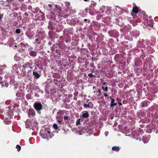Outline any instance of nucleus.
<instances>
[{
	"mask_svg": "<svg viewBox=\"0 0 158 158\" xmlns=\"http://www.w3.org/2000/svg\"><path fill=\"white\" fill-rule=\"evenodd\" d=\"M89 116L88 112L86 111H83L82 112V116L84 118H87Z\"/></svg>",
	"mask_w": 158,
	"mask_h": 158,
	"instance_id": "nucleus-6",
	"label": "nucleus"
},
{
	"mask_svg": "<svg viewBox=\"0 0 158 158\" xmlns=\"http://www.w3.org/2000/svg\"><path fill=\"white\" fill-rule=\"evenodd\" d=\"M93 89H95L96 88V86H93Z\"/></svg>",
	"mask_w": 158,
	"mask_h": 158,
	"instance_id": "nucleus-44",
	"label": "nucleus"
},
{
	"mask_svg": "<svg viewBox=\"0 0 158 158\" xmlns=\"http://www.w3.org/2000/svg\"><path fill=\"white\" fill-rule=\"evenodd\" d=\"M35 20H40V18H38L37 19H35Z\"/></svg>",
	"mask_w": 158,
	"mask_h": 158,
	"instance_id": "nucleus-45",
	"label": "nucleus"
},
{
	"mask_svg": "<svg viewBox=\"0 0 158 158\" xmlns=\"http://www.w3.org/2000/svg\"><path fill=\"white\" fill-rule=\"evenodd\" d=\"M150 103L149 101L146 100L142 102L141 103L142 108L147 107L148 106L149 104Z\"/></svg>",
	"mask_w": 158,
	"mask_h": 158,
	"instance_id": "nucleus-5",
	"label": "nucleus"
},
{
	"mask_svg": "<svg viewBox=\"0 0 158 158\" xmlns=\"http://www.w3.org/2000/svg\"><path fill=\"white\" fill-rule=\"evenodd\" d=\"M44 137L45 138H48V139L49 137H50V136H48V134H47L46 133H45L44 134Z\"/></svg>",
	"mask_w": 158,
	"mask_h": 158,
	"instance_id": "nucleus-26",
	"label": "nucleus"
},
{
	"mask_svg": "<svg viewBox=\"0 0 158 158\" xmlns=\"http://www.w3.org/2000/svg\"><path fill=\"white\" fill-rule=\"evenodd\" d=\"M16 95L17 97L21 98L23 95L22 90L21 89H20L18 91L16 94Z\"/></svg>",
	"mask_w": 158,
	"mask_h": 158,
	"instance_id": "nucleus-7",
	"label": "nucleus"
},
{
	"mask_svg": "<svg viewBox=\"0 0 158 158\" xmlns=\"http://www.w3.org/2000/svg\"><path fill=\"white\" fill-rule=\"evenodd\" d=\"M30 55L33 57H35L37 55V53L35 52L34 51H30L29 52Z\"/></svg>",
	"mask_w": 158,
	"mask_h": 158,
	"instance_id": "nucleus-13",
	"label": "nucleus"
},
{
	"mask_svg": "<svg viewBox=\"0 0 158 158\" xmlns=\"http://www.w3.org/2000/svg\"><path fill=\"white\" fill-rule=\"evenodd\" d=\"M40 38H37L35 40V42H34V44H35L36 46H38V44H40Z\"/></svg>",
	"mask_w": 158,
	"mask_h": 158,
	"instance_id": "nucleus-9",
	"label": "nucleus"
},
{
	"mask_svg": "<svg viewBox=\"0 0 158 158\" xmlns=\"http://www.w3.org/2000/svg\"><path fill=\"white\" fill-rule=\"evenodd\" d=\"M56 119L57 122L60 124H61V120L60 119V117L59 116H56Z\"/></svg>",
	"mask_w": 158,
	"mask_h": 158,
	"instance_id": "nucleus-18",
	"label": "nucleus"
},
{
	"mask_svg": "<svg viewBox=\"0 0 158 158\" xmlns=\"http://www.w3.org/2000/svg\"><path fill=\"white\" fill-rule=\"evenodd\" d=\"M24 15L25 16H28V14L27 13V12H25L24 13Z\"/></svg>",
	"mask_w": 158,
	"mask_h": 158,
	"instance_id": "nucleus-39",
	"label": "nucleus"
},
{
	"mask_svg": "<svg viewBox=\"0 0 158 158\" xmlns=\"http://www.w3.org/2000/svg\"><path fill=\"white\" fill-rule=\"evenodd\" d=\"M69 15H70L69 14H64V15L63 16L64 18H68V17H69Z\"/></svg>",
	"mask_w": 158,
	"mask_h": 158,
	"instance_id": "nucleus-29",
	"label": "nucleus"
},
{
	"mask_svg": "<svg viewBox=\"0 0 158 158\" xmlns=\"http://www.w3.org/2000/svg\"><path fill=\"white\" fill-rule=\"evenodd\" d=\"M30 71H31L29 70V71H28V72H30Z\"/></svg>",
	"mask_w": 158,
	"mask_h": 158,
	"instance_id": "nucleus-53",
	"label": "nucleus"
},
{
	"mask_svg": "<svg viewBox=\"0 0 158 158\" xmlns=\"http://www.w3.org/2000/svg\"><path fill=\"white\" fill-rule=\"evenodd\" d=\"M15 59L16 61H19L20 60V58L18 57L17 55H15Z\"/></svg>",
	"mask_w": 158,
	"mask_h": 158,
	"instance_id": "nucleus-21",
	"label": "nucleus"
},
{
	"mask_svg": "<svg viewBox=\"0 0 158 158\" xmlns=\"http://www.w3.org/2000/svg\"><path fill=\"white\" fill-rule=\"evenodd\" d=\"M30 120L29 119H28L26 122V124L27 126V127L28 128H30L31 127H32V126H31Z\"/></svg>",
	"mask_w": 158,
	"mask_h": 158,
	"instance_id": "nucleus-10",
	"label": "nucleus"
},
{
	"mask_svg": "<svg viewBox=\"0 0 158 158\" xmlns=\"http://www.w3.org/2000/svg\"><path fill=\"white\" fill-rule=\"evenodd\" d=\"M143 141L144 143H147L149 140L148 138L145 136H143Z\"/></svg>",
	"mask_w": 158,
	"mask_h": 158,
	"instance_id": "nucleus-15",
	"label": "nucleus"
},
{
	"mask_svg": "<svg viewBox=\"0 0 158 158\" xmlns=\"http://www.w3.org/2000/svg\"><path fill=\"white\" fill-rule=\"evenodd\" d=\"M106 84V82H104L103 83V85H105Z\"/></svg>",
	"mask_w": 158,
	"mask_h": 158,
	"instance_id": "nucleus-41",
	"label": "nucleus"
},
{
	"mask_svg": "<svg viewBox=\"0 0 158 158\" xmlns=\"http://www.w3.org/2000/svg\"><path fill=\"white\" fill-rule=\"evenodd\" d=\"M84 21H85V22H86V21H88V20H87V19H84Z\"/></svg>",
	"mask_w": 158,
	"mask_h": 158,
	"instance_id": "nucleus-42",
	"label": "nucleus"
},
{
	"mask_svg": "<svg viewBox=\"0 0 158 158\" xmlns=\"http://www.w3.org/2000/svg\"><path fill=\"white\" fill-rule=\"evenodd\" d=\"M34 109L38 112L43 109V107L41 102H35L33 105Z\"/></svg>",
	"mask_w": 158,
	"mask_h": 158,
	"instance_id": "nucleus-1",
	"label": "nucleus"
},
{
	"mask_svg": "<svg viewBox=\"0 0 158 158\" xmlns=\"http://www.w3.org/2000/svg\"><path fill=\"white\" fill-rule=\"evenodd\" d=\"M88 23H89V22H90V21H89V20H88Z\"/></svg>",
	"mask_w": 158,
	"mask_h": 158,
	"instance_id": "nucleus-48",
	"label": "nucleus"
},
{
	"mask_svg": "<svg viewBox=\"0 0 158 158\" xmlns=\"http://www.w3.org/2000/svg\"><path fill=\"white\" fill-rule=\"evenodd\" d=\"M28 10H31L32 9V7L30 5H29L28 7Z\"/></svg>",
	"mask_w": 158,
	"mask_h": 158,
	"instance_id": "nucleus-33",
	"label": "nucleus"
},
{
	"mask_svg": "<svg viewBox=\"0 0 158 158\" xmlns=\"http://www.w3.org/2000/svg\"><path fill=\"white\" fill-rule=\"evenodd\" d=\"M53 127L56 130H57L58 128L57 125L56 124H54L53 125Z\"/></svg>",
	"mask_w": 158,
	"mask_h": 158,
	"instance_id": "nucleus-23",
	"label": "nucleus"
},
{
	"mask_svg": "<svg viewBox=\"0 0 158 158\" xmlns=\"http://www.w3.org/2000/svg\"><path fill=\"white\" fill-rule=\"evenodd\" d=\"M81 118H79L77 120L76 122V124L77 126L80 124V123Z\"/></svg>",
	"mask_w": 158,
	"mask_h": 158,
	"instance_id": "nucleus-22",
	"label": "nucleus"
},
{
	"mask_svg": "<svg viewBox=\"0 0 158 158\" xmlns=\"http://www.w3.org/2000/svg\"><path fill=\"white\" fill-rule=\"evenodd\" d=\"M63 29V27H61L60 29V30H59L58 31H61Z\"/></svg>",
	"mask_w": 158,
	"mask_h": 158,
	"instance_id": "nucleus-36",
	"label": "nucleus"
},
{
	"mask_svg": "<svg viewBox=\"0 0 158 158\" xmlns=\"http://www.w3.org/2000/svg\"><path fill=\"white\" fill-rule=\"evenodd\" d=\"M104 95L105 97H107L108 96V94H107L106 93H104Z\"/></svg>",
	"mask_w": 158,
	"mask_h": 158,
	"instance_id": "nucleus-37",
	"label": "nucleus"
},
{
	"mask_svg": "<svg viewBox=\"0 0 158 158\" xmlns=\"http://www.w3.org/2000/svg\"><path fill=\"white\" fill-rule=\"evenodd\" d=\"M140 11L141 10L139 9L137 6H134L132 9L131 15L134 16V15H136L138 13L140 12Z\"/></svg>",
	"mask_w": 158,
	"mask_h": 158,
	"instance_id": "nucleus-4",
	"label": "nucleus"
},
{
	"mask_svg": "<svg viewBox=\"0 0 158 158\" xmlns=\"http://www.w3.org/2000/svg\"><path fill=\"white\" fill-rule=\"evenodd\" d=\"M123 85L122 83H119L118 84V86L120 87H122L123 86Z\"/></svg>",
	"mask_w": 158,
	"mask_h": 158,
	"instance_id": "nucleus-32",
	"label": "nucleus"
},
{
	"mask_svg": "<svg viewBox=\"0 0 158 158\" xmlns=\"http://www.w3.org/2000/svg\"><path fill=\"white\" fill-rule=\"evenodd\" d=\"M51 5L50 4H49L48 5V6L49 7H51Z\"/></svg>",
	"mask_w": 158,
	"mask_h": 158,
	"instance_id": "nucleus-46",
	"label": "nucleus"
},
{
	"mask_svg": "<svg viewBox=\"0 0 158 158\" xmlns=\"http://www.w3.org/2000/svg\"><path fill=\"white\" fill-rule=\"evenodd\" d=\"M33 74L35 78H38L40 77V75L37 72L33 71Z\"/></svg>",
	"mask_w": 158,
	"mask_h": 158,
	"instance_id": "nucleus-12",
	"label": "nucleus"
},
{
	"mask_svg": "<svg viewBox=\"0 0 158 158\" xmlns=\"http://www.w3.org/2000/svg\"><path fill=\"white\" fill-rule=\"evenodd\" d=\"M48 28L51 29L52 30L53 29V27H51L50 25L49 24V26H48Z\"/></svg>",
	"mask_w": 158,
	"mask_h": 158,
	"instance_id": "nucleus-35",
	"label": "nucleus"
},
{
	"mask_svg": "<svg viewBox=\"0 0 158 158\" xmlns=\"http://www.w3.org/2000/svg\"><path fill=\"white\" fill-rule=\"evenodd\" d=\"M27 64L29 65H30V64L29 63H28V62H27Z\"/></svg>",
	"mask_w": 158,
	"mask_h": 158,
	"instance_id": "nucleus-50",
	"label": "nucleus"
},
{
	"mask_svg": "<svg viewBox=\"0 0 158 158\" xmlns=\"http://www.w3.org/2000/svg\"><path fill=\"white\" fill-rule=\"evenodd\" d=\"M102 90H104L106 92L108 90V88L107 87H105L104 86L102 87Z\"/></svg>",
	"mask_w": 158,
	"mask_h": 158,
	"instance_id": "nucleus-20",
	"label": "nucleus"
},
{
	"mask_svg": "<svg viewBox=\"0 0 158 158\" xmlns=\"http://www.w3.org/2000/svg\"><path fill=\"white\" fill-rule=\"evenodd\" d=\"M112 150L113 151H116V152H118L119 151L120 148L119 147L114 146L112 148Z\"/></svg>",
	"mask_w": 158,
	"mask_h": 158,
	"instance_id": "nucleus-14",
	"label": "nucleus"
},
{
	"mask_svg": "<svg viewBox=\"0 0 158 158\" xmlns=\"http://www.w3.org/2000/svg\"><path fill=\"white\" fill-rule=\"evenodd\" d=\"M16 148L17 149V151L19 152L21 149V147L19 145H17Z\"/></svg>",
	"mask_w": 158,
	"mask_h": 158,
	"instance_id": "nucleus-19",
	"label": "nucleus"
},
{
	"mask_svg": "<svg viewBox=\"0 0 158 158\" xmlns=\"http://www.w3.org/2000/svg\"><path fill=\"white\" fill-rule=\"evenodd\" d=\"M79 19L77 18H74L73 20H71V24L73 26H75L77 23L79 22Z\"/></svg>",
	"mask_w": 158,
	"mask_h": 158,
	"instance_id": "nucleus-8",
	"label": "nucleus"
},
{
	"mask_svg": "<svg viewBox=\"0 0 158 158\" xmlns=\"http://www.w3.org/2000/svg\"><path fill=\"white\" fill-rule=\"evenodd\" d=\"M4 123L6 124H9L11 123V121L8 118H6L4 120Z\"/></svg>",
	"mask_w": 158,
	"mask_h": 158,
	"instance_id": "nucleus-16",
	"label": "nucleus"
},
{
	"mask_svg": "<svg viewBox=\"0 0 158 158\" xmlns=\"http://www.w3.org/2000/svg\"><path fill=\"white\" fill-rule=\"evenodd\" d=\"M16 33L17 34H20L21 32V31L19 29H16L15 30Z\"/></svg>",
	"mask_w": 158,
	"mask_h": 158,
	"instance_id": "nucleus-24",
	"label": "nucleus"
},
{
	"mask_svg": "<svg viewBox=\"0 0 158 158\" xmlns=\"http://www.w3.org/2000/svg\"><path fill=\"white\" fill-rule=\"evenodd\" d=\"M118 104L120 105H122V104L121 102H119Z\"/></svg>",
	"mask_w": 158,
	"mask_h": 158,
	"instance_id": "nucleus-43",
	"label": "nucleus"
},
{
	"mask_svg": "<svg viewBox=\"0 0 158 158\" xmlns=\"http://www.w3.org/2000/svg\"><path fill=\"white\" fill-rule=\"evenodd\" d=\"M2 111H1V112H0L1 113H2Z\"/></svg>",
	"mask_w": 158,
	"mask_h": 158,
	"instance_id": "nucleus-52",
	"label": "nucleus"
},
{
	"mask_svg": "<svg viewBox=\"0 0 158 158\" xmlns=\"http://www.w3.org/2000/svg\"><path fill=\"white\" fill-rule=\"evenodd\" d=\"M27 115L29 118H33L36 115L35 111L33 109L30 108L27 111Z\"/></svg>",
	"mask_w": 158,
	"mask_h": 158,
	"instance_id": "nucleus-2",
	"label": "nucleus"
},
{
	"mask_svg": "<svg viewBox=\"0 0 158 158\" xmlns=\"http://www.w3.org/2000/svg\"><path fill=\"white\" fill-rule=\"evenodd\" d=\"M86 2L88 1V0H84Z\"/></svg>",
	"mask_w": 158,
	"mask_h": 158,
	"instance_id": "nucleus-49",
	"label": "nucleus"
},
{
	"mask_svg": "<svg viewBox=\"0 0 158 158\" xmlns=\"http://www.w3.org/2000/svg\"><path fill=\"white\" fill-rule=\"evenodd\" d=\"M3 17V15L0 13V21H1Z\"/></svg>",
	"mask_w": 158,
	"mask_h": 158,
	"instance_id": "nucleus-31",
	"label": "nucleus"
},
{
	"mask_svg": "<svg viewBox=\"0 0 158 158\" xmlns=\"http://www.w3.org/2000/svg\"><path fill=\"white\" fill-rule=\"evenodd\" d=\"M22 10L25 11L27 9V6H26L25 5H23L21 7Z\"/></svg>",
	"mask_w": 158,
	"mask_h": 158,
	"instance_id": "nucleus-17",
	"label": "nucleus"
},
{
	"mask_svg": "<svg viewBox=\"0 0 158 158\" xmlns=\"http://www.w3.org/2000/svg\"><path fill=\"white\" fill-rule=\"evenodd\" d=\"M62 113L63 112L62 111L59 110V111L57 113V115H61Z\"/></svg>",
	"mask_w": 158,
	"mask_h": 158,
	"instance_id": "nucleus-28",
	"label": "nucleus"
},
{
	"mask_svg": "<svg viewBox=\"0 0 158 158\" xmlns=\"http://www.w3.org/2000/svg\"><path fill=\"white\" fill-rule=\"evenodd\" d=\"M98 92L100 94L101 93V90L100 89H99L98 90Z\"/></svg>",
	"mask_w": 158,
	"mask_h": 158,
	"instance_id": "nucleus-40",
	"label": "nucleus"
},
{
	"mask_svg": "<svg viewBox=\"0 0 158 158\" xmlns=\"http://www.w3.org/2000/svg\"><path fill=\"white\" fill-rule=\"evenodd\" d=\"M110 99H111H111H113V98H112V97L111 96H110Z\"/></svg>",
	"mask_w": 158,
	"mask_h": 158,
	"instance_id": "nucleus-47",
	"label": "nucleus"
},
{
	"mask_svg": "<svg viewBox=\"0 0 158 158\" xmlns=\"http://www.w3.org/2000/svg\"><path fill=\"white\" fill-rule=\"evenodd\" d=\"M23 67H24L25 68V67H24V65H23Z\"/></svg>",
	"mask_w": 158,
	"mask_h": 158,
	"instance_id": "nucleus-51",
	"label": "nucleus"
},
{
	"mask_svg": "<svg viewBox=\"0 0 158 158\" xmlns=\"http://www.w3.org/2000/svg\"><path fill=\"white\" fill-rule=\"evenodd\" d=\"M64 119L65 120H67L68 119V116H64Z\"/></svg>",
	"mask_w": 158,
	"mask_h": 158,
	"instance_id": "nucleus-34",
	"label": "nucleus"
},
{
	"mask_svg": "<svg viewBox=\"0 0 158 158\" xmlns=\"http://www.w3.org/2000/svg\"><path fill=\"white\" fill-rule=\"evenodd\" d=\"M30 69H31V67H30Z\"/></svg>",
	"mask_w": 158,
	"mask_h": 158,
	"instance_id": "nucleus-54",
	"label": "nucleus"
},
{
	"mask_svg": "<svg viewBox=\"0 0 158 158\" xmlns=\"http://www.w3.org/2000/svg\"><path fill=\"white\" fill-rule=\"evenodd\" d=\"M84 107H85V108H86V107L89 108L90 107V105L89 104H87L85 103L84 104Z\"/></svg>",
	"mask_w": 158,
	"mask_h": 158,
	"instance_id": "nucleus-27",
	"label": "nucleus"
},
{
	"mask_svg": "<svg viewBox=\"0 0 158 158\" xmlns=\"http://www.w3.org/2000/svg\"><path fill=\"white\" fill-rule=\"evenodd\" d=\"M88 76L90 78H92L93 77H95L92 73H90L88 74Z\"/></svg>",
	"mask_w": 158,
	"mask_h": 158,
	"instance_id": "nucleus-30",
	"label": "nucleus"
},
{
	"mask_svg": "<svg viewBox=\"0 0 158 158\" xmlns=\"http://www.w3.org/2000/svg\"><path fill=\"white\" fill-rule=\"evenodd\" d=\"M20 70V68L19 65L16 64H15L12 67V72L14 73L18 74L19 73V71Z\"/></svg>",
	"mask_w": 158,
	"mask_h": 158,
	"instance_id": "nucleus-3",
	"label": "nucleus"
},
{
	"mask_svg": "<svg viewBox=\"0 0 158 158\" xmlns=\"http://www.w3.org/2000/svg\"><path fill=\"white\" fill-rule=\"evenodd\" d=\"M45 133H46L47 134H48V136H51V132L49 131H46L45 132Z\"/></svg>",
	"mask_w": 158,
	"mask_h": 158,
	"instance_id": "nucleus-25",
	"label": "nucleus"
},
{
	"mask_svg": "<svg viewBox=\"0 0 158 158\" xmlns=\"http://www.w3.org/2000/svg\"><path fill=\"white\" fill-rule=\"evenodd\" d=\"M8 84L7 83H6L5 84V85L6 87H7L8 86Z\"/></svg>",
	"mask_w": 158,
	"mask_h": 158,
	"instance_id": "nucleus-38",
	"label": "nucleus"
},
{
	"mask_svg": "<svg viewBox=\"0 0 158 158\" xmlns=\"http://www.w3.org/2000/svg\"><path fill=\"white\" fill-rule=\"evenodd\" d=\"M115 99H111V102L110 103V106L111 107L115 106L117 105V102L114 103Z\"/></svg>",
	"mask_w": 158,
	"mask_h": 158,
	"instance_id": "nucleus-11",
	"label": "nucleus"
}]
</instances>
